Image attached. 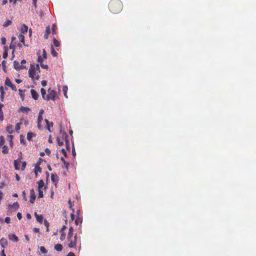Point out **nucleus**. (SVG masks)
Masks as SVG:
<instances>
[{"instance_id": "052dcab7", "label": "nucleus", "mask_w": 256, "mask_h": 256, "mask_svg": "<svg viewBox=\"0 0 256 256\" xmlns=\"http://www.w3.org/2000/svg\"><path fill=\"white\" fill-rule=\"evenodd\" d=\"M17 217L19 220H20L22 218V214L20 212H18L17 214Z\"/></svg>"}, {"instance_id": "a211bd4d", "label": "nucleus", "mask_w": 256, "mask_h": 256, "mask_svg": "<svg viewBox=\"0 0 256 256\" xmlns=\"http://www.w3.org/2000/svg\"><path fill=\"white\" fill-rule=\"evenodd\" d=\"M28 30V27L25 24H23L22 28H21V32L20 34H24L26 33Z\"/></svg>"}, {"instance_id": "dca6fc26", "label": "nucleus", "mask_w": 256, "mask_h": 256, "mask_svg": "<svg viewBox=\"0 0 256 256\" xmlns=\"http://www.w3.org/2000/svg\"><path fill=\"white\" fill-rule=\"evenodd\" d=\"M20 110L22 112L27 114L30 110V108L26 106H22L20 108Z\"/></svg>"}, {"instance_id": "ea45409f", "label": "nucleus", "mask_w": 256, "mask_h": 256, "mask_svg": "<svg viewBox=\"0 0 256 256\" xmlns=\"http://www.w3.org/2000/svg\"><path fill=\"white\" fill-rule=\"evenodd\" d=\"M38 62L41 64L43 62V59L41 57L40 55V53H38Z\"/></svg>"}, {"instance_id": "a18cd8bd", "label": "nucleus", "mask_w": 256, "mask_h": 256, "mask_svg": "<svg viewBox=\"0 0 256 256\" xmlns=\"http://www.w3.org/2000/svg\"><path fill=\"white\" fill-rule=\"evenodd\" d=\"M54 42V46H60L59 42L58 40H56V39L54 38V42Z\"/></svg>"}, {"instance_id": "680f3d73", "label": "nucleus", "mask_w": 256, "mask_h": 256, "mask_svg": "<svg viewBox=\"0 0 256 256\" xmlns=\"http://www.w3.org/2000/svg\"><path fill=\"white\" fill-rule=\"evenodd\" d=\"M45 152L48 156L50 154V150L48 148L45 150Z\"/></svg>"}, {"instance_id": "423d86ee", "label": "nucleus", "mask_w": 256, "mask_h": 256, "mask_svg": "<svg viewBox=\"0 0 256 256\" xmlns=\"http://www.w3.org/2000/svg\"><path fill=\"white\" fill-rule=\"evenodd\" d=\"M36 196L35 194L34 190L33 188L30 190V202L31 204H34L36 200Z\"/></svg>"}, {"instance_id": "7ed1b4c3", "label": "nucleus", "mask_w": 256, "mask_h": 256, "mask_svg": "<svg viewBox=\"0 0 256 256\" xmlns=\"http://www.w3.org/2000/svg\"><path fill=\"white\" fill-rule=\"evenodd\" d=\"M56 92L54 90H50L49 88L48 90V94H46V100H54L55 98V97L56 96Z\"/></svg>"}, {"instance_id": "c9c22d12", "label": "nucleus", "mask_w": 256, "mask_h": 256, "mask_svg": "<svg viewBox=\"0 0 256 256\" xmlns=\"http://www.w3.org/2000/svg\"><path fill=\"white\" fill-rule=\"evenodd\" d=\"M12 23V22L10 20H8L6 22L4 23L3 26L4 27H8V26H10Z\"/></svg>"}, {"instance_id": "cd10ccee", "label": "nucleus", "mask_w": 256, "mask_h": 256, "mask_svg": "<svg viewBox=\"0 0 256 256\" xmlns=\"http://www.w3.org/2000/svg\"><path fill=\"white\" fill-rule=\"evenodd\" d=\"M56 29H57V28H56V24H52V33L53 34H56Z\"/></svg>"}, {"instance_id": "ddd939ff", "label": "nucleus", "mask_w": 256, "mask_h": 256, "mask_svg": "<svg viewBox=\"0 0 256 256\" xmlns=\"http://www.w3.org/2000/svg\"><path fill=\"white\" fill-rule=\"evenodd\" d=\"M30 92L34 100H36L38 99V94L34 90H31Z\"/></svg>"}, {"instance_id": "a19ab883", "label": "nucleus", "mask_w": 256, "mask_h": 256, "mask_svg": "<svg viewBox=\"0 0 256 256\" xmlns=\"http://www.w3.org/2000/svg\"><path fill=\"white\" fill-rule=\"evenodd\" d=\"M82 220L80 219V218H77L75 220V224L76 226H78L80 223H82Z\"/></svg>"}, {"instance_id": "a878e982", "label": "nucleus", "mask_w": 256, "mask_h": 256, "mask_svg": "<svg viewBox=\"0 0 256 256\" xmlns=\"http://www.w3.org/2000/svg\"><path fill=\"white\" fill-rule=\"evenodd\" d=\"M44 224L46 228V232H49V231H50V230H49L50 224H49V222H48V221L47 220H44Z\"/></svg>"}, {"instance_id": "49530a36", "label": "nucleus", "mask_w": 256, "mask_h": 256, "mask_svg": "<svg viewBox=\"0 0 256 256\" xmlns=\"http://www.w3.org/2000/svg\"><path fill=\"white\" fill-rule=\"evenodd\" d=\"M6 62L5 60H2V68L4 71H5V70L6 68Z\"/></svg>"}, {"instance_id": "1a4fd4ad", "label": "nucleus", "mask_w": 256, "mask_h": 256, "mask_svg": "<svg viewBox=\"0 0 256 256\" xmlns=\"http://www.w3.org/2000/svg\"><path fill=\"white\" fill-rule=\"evenodd\" d=\"M21 163H22V161H21L20 159L18 158V159L14 160V168L16 170H20V165Z\"/></svg>"}, {"instance_id": "20e7f679", "label": "nucleus", "mask_w": 256, "mask_h": 256, "mask_svg": "<svg viewBox=\"0 0 256 256\" xmlns=\"http://www.w3.org/2000/svg\"><path fill=\"white\" fill-rule=\"evenodd\" d=\"M68 246L70 248H76V246L77 242V236L75 235L74 238H70V242H68Z\"/></svg>"}, {"instance_id": "f8f14e48", "label": "nucleus", "mask_w": 256, "mask_h": 256, "mask_svg": "<svg viewBox=\"0 0 256 256\" xmlns=\"http://www.w3.org/2000/svg\"><path fill=\"white\" fill-rule=\"evenodd\" d=\"M0 244L2 248H4L8 245V240L4 238H2L0 240Z\"/></svg>"}, {"instance_id": "c03bdc74", "label": "nucleus", "mask_w": 256, "mask_h": 256, "mask_svg": "<svg viewBox=\"0 0 256 256\" xmlns=\"http://www.w3.org/2000/svg\"><path fill=\"white\" fill-rule=\"evenodd\" d=\"M43 197H44V194H43L42 190H41L40 189V190H38V198H42Z\"/></svg>"}, {"instance_id": "0eeeda50", "label": "nucleus", "mask_w": 256, "mask_h": 256, "mask_svg": "<svg viewBox=\"0 0 256 256\" xmlns=\"http://www.w3.org/2000/svg\"><path fill=\"white\" fill-rule=\"evenodd\" d=\"M44 110H42V109H41L40 112H39V114H38V126L39 128H40V123L42 122V114H44Z\"/></svg>"}, {"instance_id": "b1692460", "label": "nucleus", "mask_w": 256, "mask_h": 256, "mask_svg": "<svg viewBox=\"0 0 256 256\" xmlns=\"http://www.w3.org/2000/svg\"><path fill=\"white\" fill-rule=\"evenodd\" d=\"M34 136V134L32 132H28L27 134V139L29 141L32 140V138Z\"/></svg>"}, {"instance_id": "aec40b11", "label": "nucleus", "mask_w": 256, "mask_h": 256, "mask_svg": "<svg viewBox=\"0 0 256 256\" xmlns=\"http://www.w3.org/2000/svg\"><path fill=\"white\" fill-rule=\"evenodd\" d=\"M54 250L58 252H60L62 250V246L61 244H58L54 246Z\"/></svg>"}, {"instance_id": "bf43d9fd", "label": "nucleus", "mask_w": 256, "mask_h": 256, "mask_svg": "<svg viewBox=\"0 0 256 256\" xmlns=\"http://www.w3.org/2000/svg\"><path fill=\"white\" fill-rule=\"evenodd\" d=\"M35 71H37L38 72H40V68L38 64H37L36 67H35Z\"/></svg>"}, {"instance_id": "6ab92c4d", "label": "nucleus", "mask_w": 256, "mask_h": 256, "mask_svg": "<svg viewBox=\"0 0 256 256\" xmlns=\"http://www.w3.org/2000/svg\"><path fill=\"white\" fill-rule=\"evenodd\" d=\"M18 38L21 43L22 44H24V34H18Z\"/></svg>"}, {"instance_id": "8fccbe9b", "label": "nucleus", "mask_w": 256, "mask_h": 256, "mask_svg": "<svg viewBox=\"0 0 256 256\" xmlns=\"http://www.w3.org/2000/svg\"><path fill=\"white\" fill-rule=\"evenodd\" d=\"M19 94L20 96V97L22 98V100L24 98V94H22L23 91L22 90H19Z\"/></svg>"}, {"instance_id": "bb28decb", "label": "nucleus", "mask_w": 256, "mask_h": 256, "mask_svg": "<svg viewBox=\"0 0 256 256\" xmlns=\"http://www.w3.org/2000/svg\"><path fill=\"white\" fill-rule=\"evenodd\" d=\"M63 138H60V137H57L56 138V140L58 142V144L60 146H63L64 144V142H63Z\"/></svg>"}, {"instance_id": "f704fd0d", "label": "nucleus", "mask_w": 256, "mask_h": 256, "mask_svg": "<svg viewBox=\"0 0 256 256\" xmlns=\"http://www.w3.org/2000/svg\"><path fill=\"white\" fill-rule=\"evenodd\" d=\"M42 172V168L38 165H37L34 168V172Z\"/></svg>"}, {"instance_id": "39448f33", "label": "nucleus", "mask_w": 256, "mask_h": 256, "mask_svg": "<svg viewBox=\"0 0 256 256\" xmlns=\"http://www.w3.org/2000/svg\"><path fill=\"white\" fill-rule=\"evenodd\" d=\"M4 84L7 86H8L10 87L11 88L14 90V91H16V86L15 85H14L11 82V80H10V78H6V80H5V82H4Z\"/></svg>"}, {"instance_id": "09e8293b", "label": "nucleus", "mask_w": 256, "mask_h": 256, "mask_svg": "<svg viewBox=\"0 0 256 256\" xmlns=\"http://www.w3.org/2000/svg\"><path fill=\"white\" fill-rule=\"evenodd\" d=\"M42 56L44 58H47V54H46V50L44 49L42 50Z\"/></svg>"}, {"instance_id": "e433bc0d", "label": "nucleus", "mask_w": 256, "mask_h": 256, "mask_svg": "<svg viewBox=\"0 0 256 256\" xmlns=\"http://www.w3.org/2000/svg\"><path fill=\"white\" fill-rule=\"evenodd\" d=\"M66 147L67 150H70V146H69V142L67 138L68 136L66 134Z\"/></svg>"}, {"instance_id": "2eb2a0df", "label": "nucleus", "mask_w": 256, "mask_h": 256, "mask_svg": "<svg viewBox=\"0 0 256 256\" xmlns=\"http://www.w3.org/2000/svg\"><path fill=\"white\" fill-rule=\"evenodd\" d=\"M51 180L52 182H57L59 180L58 176L56 174H51Z\"/></svg>"}, {"instance_id": "0e129e2a", "label": "nucleus", "mask_w": 256, "mask_h": 256, "mask_svg": "<svg viewBox=\"0 0 256 256\" xmlns=\"http://www.w3.org/2000/svg\"><path fill=\"white\" fill-rule=\"evenodd\" d=\"M33 231H34V232L36 233H39L40 232V228H34Z\"/></svg>"}, {"instance_id": "4c0bfd02", "label": "nucleus", "mask_w": 256, "mask_h": 256, "mask_svg": "<svg viewBox=\"0 0 256 256\" xmlns=\"http://www.w3.org/2000/svg\"><path fill=\"white\" fill-rule=\"evenodd\" d=\"M62 162H63V164H64V165L65 166L66 168H68V163L64 160V158L62 157L61 158H60Z\"/></svg>"}, {"instance_id": "69168bd1", "label": "nucleus", "mask_w": 256, "mask_h": 256, "mask_svg": "<svg viewBox=\"0 0 256 256\" xmlns=\"http://www.w3.org/2000/svg\"><path fill=\"white\" fill-rule=\"evenodd\" d=\"M75 256V254L74 252H70L68 256Z\"/></svg>"}, {"instance_id": "5701e85b", "label": "nucleus", "mask_w": 256, "mask_h": 256, "mask_svg": "<svg viewBox=\"0 0 256 256\" xmlns=\"http://www.w3.org/2000/svg\"><path fill=\"white\" fill-rule=\"evenodd\" d=\"M16 40V38L14 37H12V42L10 43V49H12V53L14 52V47H15V45L14 44H12V42Z\"/></svg>"}, {"instance_id": "4468645a", "label": "nucleus", "mask_w": 256, "mask_h": 256, "mask_svg": "<svg viewBox=\"0 0 256 256\" xmlns=\"http://www.w3.org/2000/svg\"><path fill=\"white\" fill-rule=\"evenodd\" d=\"M73 236V228L72 227H70L68 230V240L70 242V238L72 237Z\"/></svg>"}, {"instance_id": "412c9836", "label": "nucleus", "mask_w": 256, "mask_h": 256, "mask_svg": "<svg viewBox=\"0 0 256 256\" xmlns=\"http://www.w3.org/2000/svg\"><path fill=\"white\" fill-rule=\"evenodd\" d=\"M10 240H12V242H17L18 241V236L14 234H12V236H10Z\"/></svg>"}, {"instance_id": "774afa93", "label": "nucleus", "mask_w": 256, "mask_h": 256, "mask_svg": "<svg viewBox=\"0 0 256 256\" xmlns=\"http://www.w3.org/2000/svg\"><path fill=\"white\" fill-rule=\"evenodd\" d=\"M15 82L17 83V84H20L22 82V80H20V79H16L15 80Z\"/></svg>"}, {"instance_id": "f03ea898", "label": "nucleus", "mask_w": 256, "mask_h": 256, "mask_svg": "<svg viewBox=\"0 0 256 256\" xmlns=\"http://www.w3.org/2000/svg\"><path fill=\"white\" fill-rule=\"evenodd\" d=\"M36 72L35 71V66H31L30 68L28 70V75L30 78L32 79H34V78L36 80H38L40 76L38 74H37L36 76Z\"/></svg>"}, {"instance_id": "5fc2aeb1", "label": "nucleus", "mask_w": 256, "mask_h": 256, "mask_svg": "<svg viewBox=\"0 0 256 256\" xmlns=\"http://www.w3.org/2000/svg\"><path fill=\"white\" fill-rule=\"evenodd\" d=\"M40 66L44 69H48V66L47 64H43L42 63L40 64Z\"/></svg>"}, {"instance_id": "603ef678", "label": "nucleus", "mask_w": 256, "mask_h": 256, "mask_svg": "<svg viewBox=\"0 0 256 256\" xmlns=\"http://www.w3.org/2000/svg\"><path fill=\"white\" fill-rule=\"evenodd\" d=\"M26 162H23L22 163V170H24L26 168Z\"/></svg>"}, {"instance_id": "13d9d810", "label": "nucleus", "mask_w": 256, "mask_h": 256, "mask_svg": "<svg viewBox=\"0 0 256 256\" xmlns=\"http://www.w3.org/2000/svg\"><path fill=\"white\" fill-rule=\"evenodd\" d=\"M10 217H6L5 218V222L7 224L10 223Z\"/></svg>"}, {"instance_id": "f3484780", "label": "nucleus", "mask_w": 256, "mask_h": 256, "mask_svg": "<svg viewBox=\"0 0 256 256\" xmlns=\"http://www.w3.org/2000/svg\"><path fill=\"white\" fill-rule=\"evenodd\" d=\"M50 33V26H48L46 28V32H45V34H44V38H46V39H48V35Z\"/></svg>"}, {"instance_id": "72a5a7b5", "label": "nucleus", "mask_w": 256, "mask_h": 256, "mask_svg": "<svg viewBox=\"0 0 256 256\" xmlns=\"http://www.w3.org/2000/svg\"><path fill=\"white\" fill-rule=\"evenodd\" d=\"M22 124L21 122H18L15 126V130L17 132H19L20 130V126Z\"/></svg>"}, {"instance_id": "e2e57ef3", "label": "nucleus", "mask_w": 256, "mask_h": 256, "mask_svg": "<svg viewBox=\"0 0 256 256\" xmlns=\"http://www.w3.org/2000/svg\"><path fill=\"white\" fill-rule=\"evenodd\" d=\"M46 80H42V82H41V84L42 85V86H46Z\"/></svg>"}, {"instance_id": "f257e3e1", "label": "nucleus", "mask_w": 256, "mask_h": 256, "mask_svg": "<svg viewBox=\"0 0 256 256\" xmlns=\"http://www.w3.org/2000/svg\"><path fill=\"white\" fill-rule=\"evenodd\" d=\"M122 7V3L120 0H112L108 4L110 10L114 14L119 13Z\"/></svg>"}, {"instance_id": "864d4df0", "label": "nucleus", "mask_w": 256, "mask_h": 256, "mask_svg": "<svg viewBox=\"0 0 256 256\" xmlns=\"http://www.w3.org/2000/svg\"><path fill=\"white\" fill-rule=\"evenodd\" d=\"M4 113H3V112L2 110V111H0V120L1 121H2V120H4Z\"/></svg>"}, {"instance_id": "4be33fe9", "label": "nucleus", "mask_w": 256, "mask_h": 256, "mask_svg": "<svg viewBox=\"0 0 256 256\" xmlns=\"http://www.w3.org/2000/svg\"><path fill=\"white\" fill-rule=\"evenodd\" d=\"M0 98L2 99V100H3L4 98V96L5 92H4V88L2 86H1L0 87Z\"/></svg>"}, {"instance_id": "393cba45", "label": "nucleus", "mask_w": 256, "mask_h": 256, "mask_svg": "<svg viewBox=\"0 0 256 256\" xmlns=\"http://www.w3.org/2000/svg\"><path fill=\"white\" fill-rule=\"evenodd\" d=\"M44 185V182L43 180H40L38 182V189L40 190V189L41 190Z\"/></svg>"}, {"instance_id": "7c9ffc66", "label": "nucleus", "mask_w": 256, "mask_h": 256, "mask_svg": "<svg viewBox=\"0 0 256 256\" xmlns=\"http://www.w3.org/2000/svg\"><path fill=\"white\" fill-rule=\"evenodd\" d=\"M68 90V86H64L62 88V91L64 92V96L66 98H68V96H67V92Z\"/></svg>"}, {"instance_id": "37998d69", "label": "nucleus", "mask_w": 256, "mask_h": 256, "mask_svg": "<svg viewBox=\"0 0 256 256\" xmlns=\"http://www.w3.org/2000/svg\"><path fill=\"white\" fill-rule=\"evenodd\" d=\"M4 139L3 136L0 137V145H4Z\"/></svg>"}, {"instance_id": "6e6552de", "label": "nucleus", "mask_w": 256, "mask_h": 256, "mask_svg": "<svg viewBox=\"0 0 256 256\" xmlns=\"http://www.w3.org/2000/svg\"><path fill=\"white\" fill-rule=\"evenodd\" d=\"M14 66L16 70L20 69L22 70L26 68V66L22 65H20L18 62L14 60Z\"/></svg>"}, {"instance_id": "4d7b16f0", "label": "nucleus", "mask_w": 256, "mask_h": 256, "mask_svg": "<svg viewBox=\"0 0 256 256\" xmlns=\"http://www.w3.org/2000/svg\"><path fill=\"white\" fill-rule=\"evenodd\" d=\"M61 152L65 157L67 156L66 152L64 148H62Z\"/></svg>"}, {"instance_id": "473e14b6", "label": "nucleus", "mask_w": 256, "mask_h": 256, "mask_svg": "<svg viewBox=\"0 0 256 256\" xmlns=\"http://www.w3.org/2000/svg\"><path fill=\"white\" fill-rule=\"evenodd\" d=\"M40 92H41V94H42V98L44 99V100H46V90L44 88H42L40 89Z\"/></svg>"}, {"instance_id": "de8ad7c7", "label": "nucleus", "mask_w": 256, "mask_h": 256, "mask_svg": "<svg viewBox=\"0 0 256 256\" xmlns=\"http://www.w3.org/2000/svg\"><path fill=\"white\" fill-rule=\"evenodd\" d=\"M40 250L42 254H46V250L44 246H41L40 248Z\"/></svg>"}, {"instance_id": "3c124183", "label": "nucleus", "mask_w": 256, "mask_h": 256, "mask_svg": "<svg viewBox=\"0 0 256 256\" xmlns=\"http://www.w3.org/2000/svg\"><path fill=\"white\" fill-rule=\"evenodd\" d=\"M1 42L2 44L5 45L6 42V38H2Z\"/></svg>"}, {"instance_id": "6e6d98bb", "label": "nucleus", "mask_w": 256, "mask_h": 256, "mask_svg": "<svg viewBox=\"0 0 256 256\" xmlns=\"http://www.w3.org/2000/svg\"><path fill=\"white\" fill-rule=\"evenodd\" d=\"M22 196H23L24 199L26 201L27 200L26 194V192L24 190L22 192Z\"/></svg>"}, {"instance_id": "c756f323", "label": "nucleus", "mask_w": 256, "mask_h": 256, "mask_svg": "<svg viewBox=\"0 0 256 256\" xmlns=\"http://www.w3.org/2000/svg\"><path fill=\"white\" fill-rule=\"evenodd\" d=\"M2 152L4 154H7L8 152V149L7 146H4L2 148Z\"/></svg>"}, {"instance_id": "9d476101", "label": "nucleus", "mask_w": 256, "mask_h": 256, "mask_svg": "<svg viewBox=\"0 0 256 256\" xmlns=\"http://www.w3.org/2000/svg\"><path fill=\"white\" fill-rule=\"evenodd\" d=\"M34 215L36 218V220L40 224H42L43 222V216L42 214H38L36 212H34Z\"/></svg>"}, {"instance_id": "c85d7f7f", "label": "nucleus", "mask_w": 256, "mask_h": 256, "mask_svg": "<svg viewBox=\"0 0 256 256\" xmlns=\"http://www.w3.org/2000/svg\"><path fill=\"white\" fill-rule=\"evenodd\" d=\"M9 208L12 206V207H13L15 210H16L18 208H19V204L18 202H15L13 204L12 206L11 205H9L8 206Z\"/></svg>"}, {"instance_id": "2f4dec72", "label": "nucleus", "mask_w": 256, "mask_h": 256, "mask_svg": "<svg viewBox=\"0 0 256 256\" xmlns=\"http://www.w3.org/2000/svg\"><path fill=\"white\" fill-rule=\"evenodd\" d=\"M6 131L10 134H12L13 132V127L12 126L10 125L6 127Z\"/></svg>"}, {"instance_id": "58836bf2", "label": "nucleus", "mask_w": 256, "mask_h": 256, "mask_svg": "<svg viewBox=\"0 0 256 256\" xmlns=\"http://www.w3.org/2000/svg\"><path fill=\"white\" fill-rule=\"evenodd\" d=\"M66 238V234L64 232H61V235L60 236V239L61 240H63L65 239Z\"/></svg>"}, {"instance_id": "9b49d317", "label": "nucleus", "mask_w": 256, "mask_h": 256, "mask_svg": "<svg viewBox=\"0 0 256 256\" xmlns=\"http://www.w3.org/2000/svg\"><path fill=\"white\" fill-rule=\"evenodd\" d=\"M45 122L46 124V128L48 132H51V129L50 128H52L53 126V122H49L47 119H45Z\"/></svg>"}, {"instance_id": "79ce46f5", "label": "nucleus", "mask_w": 256, "mask_h": 256, "mask_svg": "<svg viewBox=\"0 0 256 256\" xmlns=\"http://www.w3.org/2000/svg\"><path fill=\"white\" fill-rule=\"evenodd\" d=\"M8 56V52L7 48H6V50H5L4 52L3 53L2 57L4 58H7Z\"/></svg>"}, {"instance_id": "338daca9", "label": "nucleus", "mask_w": 256, "mask_h": 256, "mask_svg": "<svg viewBox=\"0 0 256 256\" xmlns=\"http://www.w3.org/2000/svg\"><path fill=\"white\" fill-rule=\"evenodd\" d=\"M2 256H6L4 253V250L2 249L1 251Z\"/></svg>"}]
</instances>
